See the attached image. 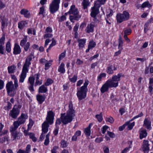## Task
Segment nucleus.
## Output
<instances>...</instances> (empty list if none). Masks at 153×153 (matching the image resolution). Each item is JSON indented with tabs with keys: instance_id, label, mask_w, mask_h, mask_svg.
<instances>
[{
	"instance_id": "nucleus-1",
	"label": "nucleus",
	"mask_w": 153,
	"mask_h": 153,
	"mask_svg": "<svg viewBox=\"0 0 153 153\" xmlns=\"http://www.w3.org/2000/svg\"><path fill=\"white\" fill-rule=\"evenodd\" d=\"M75 111L73 108V105L71 102L69 105V109L66 114H61L60 119L64 125H66L72 122L75 116Z\"/></svg>"
},
{
	"instance_id": "nucleus-2",
	"label": "nucleus",
	"mask_w": 153,
	"mask_h": 153,
	"mask_svg": "<svg viewBox=\"0 0 153 153\" xmlns=\"http://www.w3.org/2000/svg\"><path fill=\"white\" fill-rule=\"evenodd\" d=\"M54 116V114L52 111L48 112L46 121H45L42 125V132L46 133L48 132L49 124L51 125L53 123Z\"/></svg>"
},
{
	"instance_id": "nucleus-3",
	"label": "nucleus",
	"mask_w": 153,
	"mask_h": 153,
	"mask_svg": "<svg viewBox=\"0 0 153 153\" xmlns=\"http://www.w3.org/2000/svg\"><path fill=\"white\" fill-rule=\"evenodd\" d=\"M33 55V53H31L30 56L25 60V62L23 67L22 72L20 75L19 82H23L25 78L26 77V74L28 71V68L30 65L31 64L30 61L32 60L31 56Z\"/></svg>"
},
{
	"instance_id": "nucleus-4",
	"label": "nucleus",
	"mask_w": 153,
	"mask_h": 153,
	"mask_svg": "<svg viewBox=\"0 0 153 153\" xmlns=\"http://www.w3.org/2000/svg\"><path fill=\"white\" fill-rule=\"evenodd\" d=\"M129 18V14L126 11H124L122 13H119L117 15V22L121 23L123 21H127Z\"/></svg>"
},
{
	"instance_id": "nucleus-5",
	"label": "nucleus",
	"mask_w": 153,
	"mask_h": 153,
	"mask_svg": "<svg viewBox=\"0 0 153 153\" xmlns=\"http://www.w3.org/2000/svg\"><path fill=\"white\" fill-rule=\"evenodd\" d=\"M21 107V105H15L12 110L10 111L9 116L13 118L16 119L20 113V109Z\"/></svg>"
},
{
	"instance_id": "nucleus-6",
	"label": "nucleus",
	"mask_w": 153,
	"mask_h": 153,
	"mask_svg": "<svg viewBox=\"0 0 153 153\" xmlns=\"http://www.w3.org/2000/svg\"><path fill=\"white\" fill-rule=\"evenodd\" d=\"M60 0H53L49 5V9L50 12L53 14L57 11L59 7Z\"/></svg>"
},
{
	"instance_id": "nucleus-7",
	"label": "nucleus",
	"mask_w": 153,
	"mask_h": 153,
	"mask_svg": "<svg viewBox=\"0 0 153 153\" xmlns=\"http://www.w3.org/2000/svg\"><path fill=\"white\" fill-rule=\"evenodd\" d=\"M20 46L23 48L25 52L30 50V44L29 42H27V37L25 36L22 39L20 42Z\"/></svg>"
},
{
	"instance_id": "nucleus-8",
	"label": "nucleus",
	"mask_w": 153,
	"mask_h": 153,
	"mask_svg": "<svg viewBox=\"0 0 153 153\" xmlns=\"http://www.w3.org/2000/svg\"><path fill=\"white\" fill-rule=\"evenodd\" d=\"M77 96L79 100H82L85 98L86 93L88 91L81 88H77Z\"/></svg>"
},
{
	"instance_id": "nucleus-9",
	"label": "nucleus",
	"mask_w": 153,
	"mask_h": 153,
	"mask_svg": "<svg viewBox=\"0 0 153 153\" xmlns=\"http://www.w3.org/2000/svg\"><path fill=\"white\" fill-rule=\"evenodd\" d=\"M17 88L15 87V85L13 83L12 81L8 82L6 85V88L7 94L10 96H13L12 94H10L11 92L13 91L15 89Z\"/></svg>"
},
{
	"instance_id": "nucleus-10",
	"label": "nucleus",
	"mask_w": 153,
	"mask_h": 153,
	"mask_svg": "<svg viewBox=\"0 0 153 153\" xmlns=\"http://www.w3.org/2000/svg\"><path fill=\"white\" fill-rule=\"evenodd\" d=\"M99 8L100 7H97L94 4V7L91 8V11L90 14L91 16L96 19V16L99 12Z\"/></svg>"
},
{
	"instance_id": "nucleus-11",
	"label": "nucleus",
	"mask_w": 153,
	"mask_h": 153,
	"mask_svg": "<svg viewBox=\"0 0 153 153\" xmlns=\"http://www.w3.org/2000/svg\"><path fill=\"white\" fill-rule=\"evenodd\" d=\"M35 78L33 77L30 76L29 78L28 83L30 85L28 87V88L30 91L33 92L34 91L33 86L34 83Z\"/></svg>"
},
{
	"instance_id": "nucleus-12",
	"label": "nucleus",
	"mask_w": 153,
	"mask_h": 153,
	"mask_svg": "<svg viewBox=\"0 0 153 153\" xmlns=\"http://www.w3.org/2000/svg\"><path fill=\"white\" fill-rule=\"evenodd\" d=\"M149 144L148 140H144L143 142L142 149L144 153H148L149 150Z\"/></svg>"
},
{
	"instance_id": "nucleus-13",
	"label": "nucleus",
	"mask_w": 153,
	"mask_h": 153,
	"mask_svg": "<svg viewBox=\"0 0 153 153\" xmlns=\"http://www.w3.org/2000/svg\"><path fill=\"white\" fill-rule=\"evenodd\" d=\"M151 122L148 118H146L144 119L143 126L147 129L150 130L151 129Z\"/></svg>"
},
{
	"instance_id": "nucleus-14",
	"label": "nucleus",
	"mask_w": 153,
	"mask_h": 153,
	"mask_svg": "<svg viewBox=\"0 0 153 153\" xmlns=\"http://www.w3.org/2000/svg\"><path fill=\"white\" fill-rule=\"evenodd\" d=\"M70 14H72L74 15L73 16H79L78 15V10L75 8L74 5H72L69 11Z\"/></svg>"
},
{
	"instance_id": "nucleus-15",
	"label": "nucleus",
	"mask_w": 153,
	"mask_h": 153,
	"mask_svg": "<svg viewBox=\"0 0 153 153\" xmlns=\"http://www.w3.org/2000/svg\"><path fill=\"white\" fill-rule=\"evenodd\" d=\"M21 52V49L20 47L18 44L16 43L14 45L13 48V53L14 55H17L20 53Z\"/></svg>"
},
{
	"instance_id": "nucleus-16",
	"label": "nucleus",
	"mask_w": 153,
	"mask_h": 153,
	"mask_svg": "<svg viewBox=\"0 0 153 153\" xmlns=\"http://www.w3.org/2000/svg\"><path fill=\"white\" fill-rule=\"evenodd\" d=\"M117 68L114 65H109L106 69V72L109 74H111L114 73V71L117 70Z\"/></svg>"
},
{
	"instance_id": "nucleus-17",
	"label": "nucleus",
	"mask_w": 153,
	"mask_h": 153,
	"mask_svg": "<svg viewBox=\"0 0 153 153\" xmlns=\"http://www.w3.org/2000/svg\"><path fill=\"white\" fill-rule=\"evenodd\" d=\"M86 41V39H77V42L78 43V46L79 48H82L84 47Z\"/></svg>"
},
{
	"instance_id": "nucleus-18",
	"label": "nucleus",
	"mask_w": 153,
	"mask_h": 153,
	"mask_svg": "<svg viewBox=\"0 0 153 153\" xmlns=\"http://www.w3.org/2000/svg\"><path fill=\"white\" fill-rule=\"evenodd\" d=\"M110 88H116L118 85V82H116L112 79H109L106 81Z\"/></svg>"
},
{
	"instance_id": "nucleus-19",
	"label": "nucleus",
	"mask_w": 153,
	"mask_h": 153,
	"mask_svg": "<svg viewBox=\"0 0 153 153\" xmlns=\"http://www.w3.org/2000/svg\"><path fill=\"white\" fill-rule=\"evenodd\" d=\"M12 137H13V140H19L21 136V134L17 131H12Z\"/></svg>"
},
{
	"instance_id": "nucleus-20",
	"label": "nucleus",
	"mask_w": 153,
	"mask_h": 153,
	"mask_svg": "<svg viewBox=\"0 0 153 153\" xmlns=\"http://www.w3.org/2000/svg\"><path fill=\"white\" fill-rule=\"evenodd\" d=\"M109 85L107 82H106L104 84H103L100 89L101 92L102 93H103L106 92L108 91L109 88Z\"/></svg>"
},
{
	"instance_id": "nucleus-21",
	"label": "nucleus",
	"mask_w": 153,
	"mask_h": 153,
	"mask_svg": "<svg viewBox=\"0 0 153 153\" xmlns=\"http://www.w3.org/2000/svg\"><path fill=\"white\" fill-rule=\"evenodd\" d=\"M123 74L122 73L118 74L117 75H115L113 76L111 79L115 82H118L120 80V78L121 76H123Z\"/></svg>"
},
{
	"instance_id": "nucleus-22",
	"label": "nucleus",
	"mask_w": 153,
	"mask_h": 153,
	"mask_svg": "<svg viewBox=\"0 0 153 153\" xmlns=\"http://www.w3.org/2000/svg\"><path fill=\"white\" fill-rule=\"evenodd\" d=\"M93 124L92 123H90L88 126L84 130V132L87 137L91 135V127Z\"/></svg>"
},
{
	"instance_id": "nucleus-23",
	"label": "nucleus",
	"mask_w": 153,
	"mask_h": 153,
	"mask_svg": "<svg viewBox=\"0 0 153 153\" xmlns=\"http://www.w3.org/2000/svg\"><path fill=\"white\" fill-rule=\"evenodd\" d=\"M20 125L17 120L15 121L13 123V126H11L10 128V131L12 132L15 131Z\"/></svg>"
},
{
	"instance_id": "nucleus-24",
	"label": "nucleus",
	"mask_w": 153,
	"mask_h": 153,
	"mask_svg": "<svg viewBox=\"0 0 153 153\" xmlns=\"http://www.w3.org/2000/svg\"><path fill=\"white\" fill-rule=\"evenodd\" d=\"M45 97L43 96L40 95H36V99L39 104H41L45 100Z\"/></svg>"
},
{
	"instance_id": "nucleus-25",
	"label": "nucleus",
	"mask_w": 153,
	"mask_h": 153,
	"mask_svg": "<svg viewBox=\"0 0 153 153\" xmlns=\"http://www.w3.org/2000/svg\"><path fill=\"white\" fill-rule=\"evenodd\" d=\"M45 85H42L40 86L39 88L38 92L39 93H45L48 91L47 88Z\"/></svg>"
},
{
	"instance_id": "nucleus-26",
	"label": "nucleus",
	"mask_w": 153,
	"mask_h": 153,
	"mask_svg": "<svg viewBox=\"0 0 153 153\" xmlns=\"http://www.w3.org/2000/svg\"><path fill=\"white\" fill-rule=\"evenodd\" d=\"M94 26L91 24L88 25L86 29V32L88 33L93 32L94 31Z\"/></svg>"
},
{
	"instance_id": "nucleus-27",
	"label": "nucleus",
	"mask_w": 153,
	"mask_h": 153,
	"mask_svg": "<svg viewBox=\"0 0 153 153\" xmlns=\"http://www.w3.org/2000/svg\"><path fill=\"white\" fill-rule=\"evenodd\" d=\"M7 21V19L3 16L0 17V22L1 24V29H3L5 26L6 23Z\"/></svg>"
},
{
	"instance_id": "nucleus-28",
	"label": "nucleus",
	"mask_w": 153,
	"mask_h": 153,
	"mask_svg": "<svg viewBox=\"0 0 153 153\" xmlns=\"http://www.w3.org/2000/svg\"><path fill=\"white\" fill-rule=\"evenodd\" d=\"M16 69V66L14 65L8 66L7 68L8 73L9 74L13 73L14 72Z\"/></svg>"
},
{
	"instance_id": "nucleus-29",
	"label": "nucleus",
	"mask_w": 153,
	"mask_h": 153,
	"mask_svg": "<svg viewBox=\"0 0 153 153\" xmlns=\"http://www.w3.org/2000/svg\"><path fill=\"white\" fill-rule=\"evenodd\" d=\"M27 24V21H22L18 23V27L21 29H22Z\"/></svg>"
},
{
	"instance_id": "nucleus-30",
	"label": "nucleus",
	"mask_w": 153,
	"mask_h": 153,
	"mask_svg": "<svg viewBox=\"0 0 153 153\" xmlns=\"http://www.w3.org/2000/svg\"><path fill=\"white\" fill-rule=\"evenodd\" d=\"M147 135V133L145 129L142 130L140 133V138L142 139L143 138L145 137Z\"/></svg>"
},
{
	"instance_id": "nucleus-31",
	"label": "nucleus",
	"mask_w": 153,
	"mask_h": 153,
	"mask_svg": "<svg viewBox=\"0 0 153 153\" xmlns=\"http://www.w3.org/2000/svg\"><path fill=\"white\" fill-rule=\"evenodd\" d=\"M20 12L21 14L24 15L25 17L26 18H28L30 16V13L27 10L22 9Z\"/></svg>"
},
{
	"instance_id": "nucleus-32",
	"label": "nucleus",
	"mask_w": 153,
	"mask_h": 153,
	"mask_svg": "<svg viewBox=\"0 0 153 153\" xmlns=\"http://www.w3.org/2000/svg\"><path fill=\"white\" fill-rule=\"evenodd\" d=\"M106 1V0H97L95 2L94 5L97 7H100L101 5L104 4Z\"/></svg>"
},
{
	"instance_id": "nucleus-33",
	"label": "nucleus",
	"mask_w": 153,
	"mask_h": 153,
	"mask_svg": "<svg viewBox=\"0 0 153 153\" xmlns=\"http://www.w3.org/2000/svg\"><path fill=\"white\" fill-rule=\"evenodd\" d=\"M65 65L63 63H62L58 69V71L61 73L63 74L65 72L64 68Z\"/></svg>"
},
{
	"instance_id": "nucleus-34",
	"label": "nucleus",
	"mask_w": 153,
	"mask_h": 153,
	"mask_svg": "<svg viewBox=\"0 0 153 153\" xmlns=\"http://www.w3.org/2000/svg\"><path fill=\"white\" fill-rule=\"evenodd\" d=\"M10 39H9L7 42L6 45V50L8 53H10L11 50L10 43Z\"/></svg>"
},
{
	"instance_id": "nucleus-35",
	"label": "nucleus",
	"mask_w": 153,
	"mask_h": 153,
	"mask_svg": "<svg viewBox=\"0 0 153 153\" xmlns=\"http://www.w3.org/2000/svg\"><path fill=\"white\" fill-rule=\"evenodd\" d=\"M125 123H127L126 126H127V129L128 130H131L135 125L134 122H133L131 123H130L129 122H128Z\"/></svg>"
},
{
	"instance_id": "nucleus-36",
	"label": "nucleus",
	"mask_w": 153,
	"mask_h": 153,
	"mask_svg": "<svg viewBox=\"0 0 153 153\" xmlns=\"http://www.w3.org/2000/svg\"><path fill=\"white\" fill-rule=\"evenodd\" d=\"M11 78L14 80L15 87L16 88H17L19 86V85L18 84V81L16 76L14 75H11Z\"/></svg>"
},
{
	"instance_id": "nucleus-37",
	"label": "nucleus",
	"mask_w": 153,
	"mask_h": 153,
	"mask_svg": "<svg viewBox=\"0 0 153 153\" xmlns=\"http://www.w3.org/2000/svg\"><path fill=\"white\" fill-rule=\"evenodd\" d=\"M80 16H70V19L72 22H74V20H77L81 17Z\"/></svg>"
},
{
	"instance_id": "nucleus-38",
	"label": "nucleus",
	"mask_w": 153,
	"mask_h": 153,
	"mask_svg": "<svg viewBox=\"0 0 153 153\" xmlns=\"http://www.w3.org/2000/svg\"><path fill=\"white\" fill-rule=\"evenodd\" d=\"M56 44V41L54 38L52 39V42L51 43L50 45L49 48L47 50V52H48V51L50 50L52 47L55 45Z\"/></svg>"
},
{
	"instance_id": "nucleus-39",
	"label": "nucleus",
	"mask_w": 153,
	"mask_h": 153,
	"mask_svg": "<svg viewBox=\"0 0 153 153\" xmlns=\"http://www.w3.org/2000/svg\"><path fill=\"white\" fill-rule=\"evenodd\" d=\"M90 2L89 1H83L82 3V4L83 7L84 9H86L90 5Z\"/></svg>"
},
{
	"instance_id": "nucleus-40",
	"label": "nucleus",
	"mask_w": 153,
	"mask_h": 153,
	"mask_svg": "<svg viewBox=\"0 0 153 153\" xmlns=\"http://www.w3.org/2000/svg\"><path fill=\"white\" fill-rule=\"evenodd\" d=\"M96 45V44L95 42H94L93 40H92L89 42L88 45V47L92 49Z\"/></svg>"
},
{
	"instance_id": "nucleus-41",
	"label": "nucleus",
	"mask_w": 153,
	"mask_h": 153,
	"mask_svg": "<svg viewBox=\"0 0 153 153\" xmlns=\"http://www.w3.org/2000/svg\"><path fill=\"white\" fill-rule=\"evenodd\" d=\"M88 84V81L86 80H85V82L84 84V85L83 86L81 87L80 88H81V89H83L84 90H86L88 91V88H87V86Z\"/></svg>"
},
{
	"instance_id": "nucleus-42",
	"label": "nucleus",
	"mask_w": 153,
	"mask_h": 153,
	"mask_svg": "<svg viewBox=\"0 0 153 153\" xmlns=\"http://www.w3.org/2000/svg\"><path fill=\"white\" fill-rule=\"evenodd\" d=\"M95 117L97 119L99 122H101L103 119L102 113H100L99 114H98L96 115Z\"/></svg>"
},
{
	"instance_id": "nucleus-43",
	"label": "nucleus",
	"mask_w": 153,
	"mask_h": 153,
	"mask_svg": "<svg viewBox=\"0 0 153 153\" xmlns=\"http://www.w3.org/2000/svg\"><path fill=\"white\" fill-rule=\"evenodd\" d=\"M53 82V81L51 79H48L45 82V85L46 86H48L51 84Z\"/></svg>"
},
{
	"instance_id": "nucleus-44",
	"label": "nucleus",
	"mask_w": 153,
	"mask_h": 153,
	"mask_svg": "<svg viewBox=\"0 0 153 153\" xmlns=\"http://www.w3.org/2000/svg\"><path fill=\"white\" fill-rule=\"evenodd\" d=\"M77 76L76 75H74L73 77L71 78H69V79L71 82L72 83H75L77 80Z\"/></svg>"
},
{
	"instance_id": "nucleus-45",
	"label": "nucleus",
	"mask_w": 153,
	"mask_h": 153,
	"mask_svg": "<svg viewBox=\"0 0 153 153\" xmlns=\"http://www.w3.org/2000/svg\"><path fill=\"white\" fill-rule=\"evenodd\" d=\"M5 40V35L3 34L0 39V45H2L4 44V41Z\"/></svg>"
},
{
	"instance_id": "nucleus-46",
	"label": "nucleus",
	"mask_w": 153,
	"mask_h": 153,
	"mask_svg": "<svg viewBox=\"0 0 153 153\" xmlns=\"http://www.w3.org/2000/svg\"><path fill=\"white\" fill-rule=\"evenodd\" d=\"M17 121L18 122V123H19V124L20 125L24 124L25 122V119L22 118L20 117H19L18 120Z\"/></svg>"
},
{
	"instance_id": "nucleus-47",
	"label": "nucleus",
	"mask_w": 153,
	"mask_h": 153,
	"mask_svg": "<svg viewBox=\"0 0 153 153\" xmlns=\"http://www.w3.org/2000/svg\"><path fill=\"white\" fill-rule=\"evenodd\" d=\"M28 135L29 136L30 138L34 142L36 141L37 139L34 136V134L30 133Z\"/></svg>"
},
{
	"instance_id": "nucleus-48",
	"label": "nucleus",
	"mask_w": 153,
	"mask_h": 153,
	"mask_svg": "<svg viewBox=\"0 0 153 153\" xmlns=\"http://www.w3.org/2000/svg\"><path fill=\"white\" fill-rule=\"evenodd\" d=\"M106 76V74L105 73L101 74L97 77V80L98 81H100L101 79L103 77H105Z\"/></svg>"
},
{
	"instance_id": "nucleus-49",
	"label": "nucleus",
	"mask_w": 153,
	"mask_h": 153,
	"mask_svg": "<svg viewBox=\"0 0 153 153\" xmlns=\"http://www.w3.org/2000/svg\"><path fill=\"white\" fill-rule=\"evenodd\" d=\"M66 53V51H65L63 52L62 53L59 55V61L63 59L65 56Z\"/></svg>"
},
{
	"instance_id": "nucleus-50",
	"label": "nucleus",
	"mask_w": 153,
	"mask_h": 153,
	"mask_svg": "<svg viewBox=\"0 0 153 153\" xmlns=\"http://www.w3.org/2000/svg\"><path fill=\"white\" fill-rule=\"evenodd\" d=\"M150 4L148 2L146 1L143 3L141 5V7L143 8L146 7H148L150 6Z\"/></svg>"
},
{
	"instance_id": "nucleus-51",
	"label": "nucleus",
	"mask_w": 153,
	"mask_h": 153,
	"mask_svg": "<svg viewBox=\"0 0 153 153\" xmlns=\"http://www.w3.org/2000/svg\"><path fill=\"white\" fill-rule=\"evenodd\" d=\"M123 41L122 39V38L121 37V36L119 37V46L118 47L119 48H120V47H121V50L122 49V47L123 46Z\"/></svg>"
},
{
	"instance_id": "nucleus-52",
	"label": "nucleus",
	"mask_w": 153,
	"mask_h": 153,
	"mask_svg": "<svg viewBox=\"0 0 153 153\" xmlns=\"http://www.w3.org/2000/svg\"><path fill=\"white\" fill-rule=\"evenodd\" d=\"M34 124V122L33 120L31 119H29V124L28 125V129L30 128L32 126H33Z\"/></svg>"
},
{
	"instance_id": "nucleus-53",
	"label": "nucleus",
	"mask_w": 153,
	"mask_h": 153,
	"mask_svg": "<svg viewBox=\"0 0 153 153\" xmlns=\"http://www.w3.org/2000/svg\"><path fill=\"white\" fill-rule=\"evenodd\" d=\"M8 137L7 136H5L1 139L0 142L2 143L5 142L6 141H7L8 140Z\"/></svg>"
},
{
	"instance_id": "nucleus-54",
	"label": "nucleus",
	"mask_w": 153,
	"mask_h": 153,
	"mask_svg": "<svg viewBox=\"0 0 153 153\" xmlns=\"http://www.w3.org/2000/svg\"><path fill=\"white\" fill-rule=\"evenodd\" d=\"M66 19V17L65 16V15H62V16L58 20L59 22H62Z\"/></svg>"
},
{
	"instance_id": "nucleus-55",
	"label": "nucleus",
	"mask_w": 153,
	"mask_h": 153,
	"mask_svg": "<svg viewBox=\"0 0 153 153\" xmlns=\"http://www.w3.org/2000/svg\"><path fill=\"white\" fill-rule=\"evenodd\" d=\"M131 32V30L130 28L126 29L124 30V34L127 35H129Z\"/></svg>"
},
{
	"instance_id": "nucleus-56",
	"label": "nucleus",
	"mask_w": 153,
	"mask_h": 153,
	"mask_svg": "<svg viewBox=\"0 0 153 153\" xmlns=\"http://www.w3.org/2000/svg\"><path fill=\"white\" fill-rule=\"evenodd\" d=\"M51 65V62H47L45 64V70L48 69Z\"/></svg>"
},
{
	"instance_id": "nucleus-57",
	"label": "nucleus",
	"mask_w": 153,
	"mask_h": 153,
	"mask_svg": "<svg viewBox=\"0 0 153 153\" xmlns=\"http://www.w3.org/2000/svg\"><path fill=\"white\" fill-rule=\"evenodd\" d=\"M106 121L109 122L111 123H112L114 122V120L113 117H110L106 119Z\"/></svg>"
},
{
	"instance_id": "nucleus-58",
	"label": "nucleus",
	"mask_w": 153,
	"mask_h": 153,
	"mask_svg": "<svg viewBox=\"0 0 153 153\" xmlns=\"http://www.w3.org/2000/svg\"><path fill=\"white\" fill-rule=\"evenodd\" d=\"M53 36V34L51 33H47L45 34L44 36V38L45 39L48 38H51Z\"/></svg>"
},
{
	"instance_id": "nucleus-59",
	"label": "nucleus",
	"mask_w": 153,
	"mask_h": 153,
	"mask_svg": "<svg viewBox=\"0 0 153 153\" xmlns=\"http://www.w3.org/2000/svg\"><path fill=\"white\" fill-rule=\"evenodd\" d=\"M113 14V11L111 9L108 10V13L107 14V17H108L111 16Z\"/></svg>"
},
{
	"instance_id": "nucleus-60",
	"label": "nucleus",
	"mask_w": 153,
	"mask_h": 153,
	"mask_svg": "<svg viewBox=\"0 0 153 153\" xmlns=\"http://www.w3.org/2000/svg\"><path fill=\"white\" fill-rule=\"evenodd\" d=\"M42 80L40 81L39 80H36V82L34 84V86H36L38 85H40L42 84Z\"/></svg>"
},
{
	"instance_id": "nucleus-61",
	"label": "nucleus",
	"mask_w": 153,
	"mask_h": 153,
	"mask_svg": "<svg viewBox=\"0 0 153 153\" xmlns=\"http://www.w3.org/2000/svg\"><path fill=\"white\" fill-rule=\"evenodd\" d=\"M79 24H76L75 26L74 27L73 30L76 33H77V31L78 30Z\"/></svg>"
},
{
	"instance_id": "nucleus-62",
	"label": "nucleus",
	"mask_w": 153,
	"mask_h": 153,
	"mask_svg": "<svg viewBox=\"0 0 153 153\" xmlns=\"http://www.w3.org/2000/svg\"><path fill=\"white\" fill-rule=\"evenodd\" d=\"M20 117L26 120L28 118V116L26 114L22 113L21 114Z\"/></svg>"
},
{
	"instance_id": "nucleus-63",
	"label": "nucleus",
	"mask_w": 153,
	"mask_h": 153,
	"mask_svg": "<svg viewBox=\"0 0 153 153\" xmlns=\"http://www.w3.org/2000/svg\"><path fill=\"white\" fill-rule=\"evenodd\" d=\"M103 141V138L102 137L97 138L95 140L96 142L100 143Z\"/></svg>"
},
{
	"instance_id": "nucleus-64",
	"label": "nucleus",
	"mask_w": 153,
	"mask_h": 153,
	"mask_svg": "<svg viewBox=\"0 0 153 153\" xmlns=\"http://www.w3.org/2000/svg\"><path fill=\"white\" fill-rule=\"evenodd\" d=\"M103 150L104 153H109V149L107 147L105 146L103 148Z\"/></svg>"
}]
</instances>
